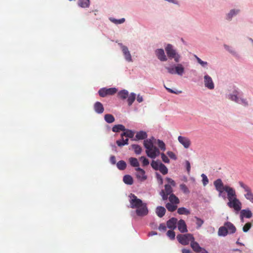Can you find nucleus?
Returning <instances> with one entry per match:
<instances>
[{
  "instance_id": "nucleus-36",
  "label": "nucleus",
  "mask_w": 253,
  "mask_h": 253,
  "mask_svg": "<svg viewBox=\"0 0 253 253\" xmlns=\"http://www.w3.org/2000/svg\"><path fill=\"white\" fill-rule=\"evenodd\" d=\"M124 182L127 184L131 185L133 183L132 177L129 175H126L123 177Z\"/></svg>"
},
{
  "instance_id": "nucleus-45",
  "label": "nucleus",
  "mask_w": 253,
  "mask_h": 253,
  "mask_svg": "<svg viewBox=\"0 0 253 253\" xmlns=\"http://www.w3.org/2000/svg\"><path fill=\"white\" fill-rule=\"evenodd\" d=\"M157 141H158V145L159 147L160 148V149L161 150L165 151L166 149V145H165V143L162 140H161L160 139H158Z\"/></svg>"
},
{
  "instance_id": "nucleus-23",
  "label": "nucleus",
  "mask_w": 253,
  "mask_h": 253,
  "mask_svg": "<svg viewBox=\"0 0 253 253\" xmlns=\"http://www.w3.org/2000/svg\"><path fill=\"white\" fill-rule=\"evenodd\" d=\"M166 210L163 207L159 206L156 209V214L159 217H162L166 213Z\"/></svg>"
},
{
  "instance_id": "nucleus-51",
  "label": "nucleus",
  "mask_w": 253,
  "mask_h": 253,
  "mask_svg": "<svg viewBox=\"0 0 253 253\" xmlns=\"http://www.w3.org/2000/svg\"><path fill=\"white\" fill-rule=\"evenodd\" d=\"M194 57L197 59V62L201 65L202 66L204 67L207 65L208 63L207 62H205L202 61L200 58H199L197 55H195Z\"/></svg>"
},
{
  "instance_id": "nucleus-60",
  "label": "nucleus",
  "mask_w": 253,
  "mask_h": 253,
  "mask_svg": "<svg viewBox=\"0 0 253 253\" xmlns=\"http://www.w3.org/2000/svg\"><path fill=\"white\" fill-rule=\"evenodd\" d=\"M157 178L159 181L160 184H162L163 183V180L161 175L158 173H157Z\"/></svg>"
},
{
  "instance_id": "nucleus-9",
  "label": "nucleus",
  "mask_w": 253,
  "mask_h": 253,
  "mask_svg": "<svg viewBox=\"0 0 253 253\" xmlns=\"http://www.w3.org/2000/svg\"><path fill=\"white\" fill-rule=\"evenodd\" d=\"M172 188L170 185L166 184L165 185V190H162L160 192L163 200H166L168 198V196L172 194Z\"/></svg>"
},
{
  "instance_id": "nucleus-62",
  "label": "nucleus",
  "mask_w": 253,
  "mask_h": 253,
  "mask_svg": "<svg viewBox=\"0 0 253 253\" xmlns=\"http://www.w3.org/2000/svg\"><path fill=\"white\" fill-rule=\"evenodd\" d=\"M182 253H192L189 249H183L181 251Z\"/></svg>"
},
{
  "instance_id": "nucleus-11",
  "label": "nucleus",
  "mask_w": 253,
  "mask_h": 253,
  "mask_svg": "<svg viewBox=\"0 0 253 253\" xmlns=\"http://www.w3.org/2000/svg\"><path fill=\"white\" fill-rule=\"evenodd\" d=\"M179 142L182 144L185 148H188L191 145L190 140L186 137L179 136L178 137Z\"/></svg>"
},
{
  "instance_id": "nucleus-17",
  "label": "nucleus",
  "mask_w": 253,
  "mask_h": 253,
  "mask_svg": "<svg viewBox=\"0 0 253 253\" xmlns=\"http://www.w3.org/2000/svg\"><path fill=\"white\" fill-rule=\"evenodd\" d=\"M253 214L252 211L249 210H242L240 212V218L241 220H243L244 217L250 218L252 217Z\"/></svg>"
},
{
  "instance_id": "nucleus-15",
  "label": "nucleus",
  "mask_w": 253,
  "mask_h": 253,
  "mask_svg": "<svg viewBox=\"0 0 253 253\" xmlns=\"http://www.w3.org/2000/svg\"><path fill=\"white\" fill-rule=\"evenodd\" d=\"M158 58L161 61H166L167 58L163 49H158L155 51Z\"/></svg>"
},
{
  "instance_id": "nucleus-20",
  "label": "nucleus",
  "mask_w": 253,
  "mask_h": 253,
  "mask_svg": "<svg viewBox=\"0 0 253 253\" xmlns=\"http://www.w3.org/2000/svg\"><path fill=\"white\" fill-rule=\"evenodd\" d=\"M94 109L98 114H101L104 112V109L103 106L100 102H96L94 104Z\"/></svg>"
},
{
  "instance_id": "nucleus-19",
  "label": "nucleus",
  "mask_w": 253,
  "mask_h": 253,
  "mask_svg": "<svg viewBox=\"0 0 253 253\" xmlns=\"http://www.w3.org/2000/svg\"><path fill=\"white\" fill-rule=\"evenodd\" d=\"M224 225L226 226L228 233L233 234L236 232V228L231 222H226L224 223Z\"/></svg>"
},
{
  "instance_id": "nucleus-63",
  "label": "nucleus",
  "mask_w": 253,
  "mask_h": 253,
  "mask_svg": "<svg viewBox=\"0 0 253 253\" xmlns=\"http://www.w3.org/2000/svg\"><path fill=\"white\" fill-rule=\"evenodd\" d=\"M197 253H208V252L204 248L200 250L199 252H197Z\"/></svg>"
},
{
  "instance_id": "nucleus-46",
  "label": "nucleus",
  "mask_w": 253,
  "mask_h": 253,
  "mask_svg": "<svg viewBox=\"0 0 253 253\" xmlns=\"http://www.w3.org/2000/svg\"><path fill=\"white\" fill-rule=\"evenodd\" d=\"M167 235L171 240H174L175 239V232L172 230H169L167 233Z\"/></svg>"
},
{
  "instance_id": "nucleus-41",
  "label": "nucleus",
  "mask_w": 253,
  "mask_h": 253,
  "mask_svg": "<svg viewBox=\"0 0 253 253\" xmlns=\"http://www.w3.org/2000/svg\"><path fill=\"white\" fill-rule=\"evenodd\" d=\"M131 147L136 154H140L141 153L142 148L139 145L133 144L131 145Z\"/></svg>"
},
{
  "instance_id": "nucleus-54",
  "label": "nucleus",
  "mask_w": 253,
  "mask_h": 253,
  "mask_svg": "<svg viewBox=\"0 0 253 253\" xmlns=\"http://www.w3.org/2000/svg\"><path fill=\"white\" fill-rule=\"evenodd\" d=\"M166 69L168 70V72L171 74H175V67H166Z\"/></svg>"
},
{
  "instance_id": "nucleus-42",
  "label": "nucleus",
  "mask_w": 253,
  "mask_h": 253,
  "mask_svg": "<svg viewBox=\"0 0 253 253\" xmlns=\"http://www.w3.org/2000/svg\"><path fill=\"white\" fill-rule=\"evenodd\" d=\"M239 12V10H235L232 9L230 10L229 13L227 15V19L228 20H231L232 17L236 15L238 12Z\"/></svg>"
},
{
  "instance_id": "nucleus-8",
  "label": "nucleus",
  "mask_w": 253,
  "mask_h": 253,
  "mask_svg": "<svg viewBox=\"0 0 253 253\" xmlns=\"http://www.w3.org/2000/svg\"><path fill=\"white\" fill-rule=\"evenodd\" d=\"M146 154L149 158L155 159L160 155V152L156 146H153L152 147L146 149Z\"/></svg>"
},
{
  "instance_id": "nucleus-64",
  "label": "nucleus",
  "mask_w": 253,
  "mask_h": 253,
  "mask_svg": "<svg viewBox=\"0 0 253 253\" xmlns=\"http://www.w3.org/2000/svg\"><path fill=\"white\" fill-rule=\"evenodd\" d=\"M157 233L155 231H151V232L149 233L148 235L149 236H153L157 235Z\"/></svg>"
},
{
  "instance_id": "nucleus-50",
  "label": "nucleus",
  "mask_w": 253,
  "mask_h": 253,
  "mask_svg": "<svg viewBox=\"0 0 253 253\" xmlns=\"http://www.w3.org/2000/svg\"><path fill=\"white\" fill-rule=\"evenodd\" d=\"M201 177H202V181L204 186L207 185L209 183V179L207 176L205 174H202Z\"/></svg>"
},
{
  "instance_id": "nucleus-49",
  "label": "nucleus",
  "mask_w": 253,
  "mask_h": 253,
  "mask_svg": "<svg viewBox=\"0 0 253 253\" xmlns=\"http://www.w3.org/2000/svg\"><path fill=\"white\" fill-rule=\"evenodd\" d=\"M252 225V223L250 222H248V223H246L245 225L243 227V231L244 232H248L251 228Z\"/></svg>"
},
{
  "instance_id": "nucleus-14",
  "label": "nucleus",
  "mask_w": 253,
  "mask_h": 253,
  "mask_svg": "<svg viewBox=\"0 0 253 253\" xmlns=\"http://www.w3.org/2000/svg\"><path fill=\"white\" fill-rule=\"evenodd\" d=\"M120 45L121 46V48L122 49V51L125 56L126 60L128 62H131V56L128 49V48L126 46L123 45L122 44H120Z\"/></svg>"
},
{
  "instance_id": "nucleus-33",
  "label": "nucleus",
  "mask_w": 253,
  "mask_h": 253,
  "mask_svg": "<svg viewBox=\"0 0 253 253\" xmlns=\"http://www.w3.org/2000/svg\"><path fill=\"white\" fill-rule=\"evenodd\" d=\"M143 144L146 149H149L150 147H152V146H154V143L151 139H147L144 140Z\"/></svg>"
},
{
  "instance_id": "nucleus-53",
  "label": "nucleus",
  "mask_w": 253,
  "mask_h": 253,
  "mask_svg": "<svg viewBox=\"0 0 253 253\" xmlns=\"http://www.w3.org/2000/svg\"><path fill=\"white\" fill-rule=\"evenodd\" d=\"M161 155L162 159L164 163H169V159L164 153H161Z\"/></svg>"
},
{
  "instance_id": "nucleus-52",
  "label": "nucleus",
  "mask_w": 253,
  "mask_h": 253,
  "mask_svg": "<svg viewBox=\"0 0 253 253\" xmlns=\"http://www.w3.org/2000/svg\"><path fill=\"white\" fill-rule=\"evenodd\" d=\"M180 189L184 193H189V190L186 185L184 184H182L180 185Z\"/></svg>"
},
{
  "instance_id": "nucleus-4",
  "label": "nucleus",
  "mask_w": 253,
  "mask_h": 253,
  "mask_svg": "<svg viewBox=\"0 0 253 253\" xmlns=\"http://www.w3.org/2000/svg\"><path fill=\"white\" fill-rule=\"evenodd\" d=\"M178 242L183 245H187L195 240L194 237L191 234H179L176 237Z\"/></svg>"
},
{
  "instance_id": "nucleus-10",
  "label": "nucleus",
  "mask_w": 253,
  "mask_h": 253,
  "mask_svg": "<svg viewBox=\"0 0 253 253\" xmlns=\"http://www.w3.org/2000/svg\"><path fill=\"white\" fill-rule=\"evenodd\" d=\"M234 94H232V95H230V99L232 100V101H234L239 104H243V105L246 106L248 105V102L247 101L244 99H242V98H239L238 97V95H239V92L237 91H235L234 92Z\"/></svg>"
},
{
  "instance_id": "nucleus-7",
  "label": "nucleus",
  "mask_w": 253,
  "mask_h": 253,
  "mask_svg": "<svg viewBox=\"0 0 253 253\" xmlns=\"http://www.w3.org/2000/svg\"><path fill=\"white\" fill-rule=\"evenodd\" d=\"M117 89L115 87H112L109 88H102L98 91L99 95L102 97H104L107 95H112L117 92Z\"/></svg>"
},
{
  "instance_id": "nucleus-1",
  "label": "nucleus",
  "mask_w": 253,
  "mask_h": 253,
  "mask_svg": "<svg viewBox=\"0 0 253 253\" xmlns=\"http://www.w3.org/2000/svg\"><path fill=\"white\" fill-rule=\"evenodd\" d=\"M131 199L129 201L130 207L136 209V213L137 216L143 217L148 213V209L147 204L143 203L142 201L138 199L134 194H130Z\"/></svg>"
},
{
  "instance_id": "nucleus-24",
  "label": "nucleus",
  "mask_w": 253,
  "mask_h": 253,
  "mask_svg": "<svg viewBox=\"0 0 253 253\" xmlns=\"http://www.w3.org/2000/svg\"><path fill=\"white\" fill-rule=\"evenodd\" d=\"M128 139L127 137H126V139L124 138V137L121 136V139L117 140L116 143L118 146L122 147L125 145L128 144Z\"/></svg>"
},
{
  "instance_id": "nucleus-48",
  "label": "nucleus",
  "mask_w": 253,
  "mask_h": 253,
  "mask_svg": "<svg viewBox=\"0 0 253 253\" xmlns=\"http://www.w3.org/2000/svg\"><path fill=\"white\" fill-rule=\"evenodd\" d=\"M151 165L153 169H154L155 170H158V169L159 167L160 166V163H158L157 161H152Z\"/></svg>"
},
{
  "instance_id": "nucleus-61",
  "label": "nucleus",
  "mask_w": 253,
  "mask_h": 253,
  "mask_svg": "<svg viewBox=\"0 0 253 253\" xmlns=\"http://www.w3.org/2000/svg\"><path fill=\"white\" fill-rule=\"evenodd\" d=\"M136 99L139 103L142 102L143 100L142 96L139 94L137 95Z\"/></svg>"
},
{
  "instance_id": "nucleus-2",
  "label": "nucleus",
  "mask_w": 253,
  "mask_h": 253,
  "mask_svg": "<svg viewBox=\"0 0 253 253\" xmlns=\"http://www.w3.org/2000/svg\"><path fill=\"white\" fill-rule=\"evenodd\" d=\"M213 185L215 187V189L219 193V196H222L225 197L223 195L224 191L227 193V199L228 201H230L234 198H237V195L235 190L228 185H224L221 179L218 178L213 182Z\"/></svg>"
},
{
  "instance_id": "nucleus-12",
  "label": "nucleus",
  "mask_w": 253,
  "mask_h": 253,
  "mask_svg": "<svg viewBox=\"0 0 253 253\" xmlns=\"http://www.w3.org/2000/svg\"><path fill=\"white\" fill-rule=\"evenodd\" d=\"M137 171L136 175L138 179L141 181H143L147 179V176L145 175V171L143 169L140 168L135 169Z\"/></svg>"
},
{
  "instance_id": "nucleus-44",
  "label": "nucleus",
  "mask_w": 253,
  "mask_h": 253,
  "mask_svg": "<svg viewBox=\"0 0 253 253\" xmlns=\"http://www.w3.org/2000/svg\"><path fill=\"white\" fill-rule=\"evenodd\" d=\"M195 218L196 220V223L197 225V228L199 229L202 226V225L204 223V221L203 219H202L197 216H195Z\"/></svg>"
},
{
  "instance_id": "nucleus-39",
  "label": "nucleus",
  "mask_w": 253,
  "mask_h": 253,
  "mask_svg": "<svg viewBox=\"0 0 253 253\" xmlns=\"http://www.w3.org/2000/svg\"><path fill=\"white\" fill-rule=\"evenodd\" d=\"M177 213L179 214L188 215L190 213V211L184 207L179 208L177 210Z\"/></svg>"
},
{
  "instance_id": "nucleus-43",
  "label": "nucleus",
  "mask_w": 253,
  "mask_h": 253,
  "mask_svg": "<svg viewBox=\"0 0 253 253\" xmlns=\"http://www.w3.org/2000/svg\"><path fill=\"white\" fill-rule=\"evenodd\" d=\"M110 20L111 21H112L113 23L116 24H120L123 23L125 21V19L123 18L120 19H116L113 18H110Z\"/></svg>"
},
{
  "instance_id": "nucleus-40",
  "label": "nucleus",
  "mask_w": 253,
  "mask_h": 253,
  "mask_svg": "<svg viewBox=\"0 0 253 253\" xmlns=\"http://www.w3.org/2000/svg\"><path fill=\"white\" fill-rule=\"evenodd\" d=\"M158 170L164 175L167 174L168 172V168L162 163H160V166L159 167Z\"/></svg>"
},
{
  "instance_id": "nucleus-29",
  "label": "nucleus",
  "mask_w": 253,
  "mask_h": 253,
  "mask_svg": "<svg viewBox=\"0 0 253 253\" xmlns=\"http://www.w3.org/2000/svg\"><path fill=\"white\" fill-rule=\"evenodd\" d=\"M228 231L226 226H224L220 227L218 231V235L220 236H225L228 234Z\"/></svg>"
},
{
  "instance_id": "nucleus-6",
  "label": "nucleus",
  "mask_w": 253,
  "mask_h": 253,
  "mask_svg": "<svg viewBox=\"0 0 253 253\" xmlns=\"http://www.w3.org/2000/svg\"><path fill=\"white\" fill-rule=\"evenodd\" d=\"M230 208L233 209L236 211L238 212L242 208V203L238 198H234L227 203Z\"/></svg>"
},
{
  "instance_id": "nucleus-5",
  "label": "nucleus",
  "mask_w": 253,
  "mask_h": 253,
  "mask_svg": "<svg viewBox=\"0 0 253 253\" xmlns=\"http://www.w3.org/2000/svg\"><path fill=\"white\" fill-rule=\"evenodd\" d=\"M239 184L240 186L243 189L245 192L244 196L246 199L252 203H253V193L252 192L251 188L242 181H239Z\"/></svg>"
},
{
  "instance_id": "nucleus-31",
  "label": "nucleus",
  "mask_w": 253,
  "mask_h": 253,
  "mask_svg": "<svg viewBox=\"0 0 253 253\" xmlns=\"http://www.w3.org/2000/svg\"><path fill=\"white\" fill-rule=\"evenodd\" d=\"M118 95L120 98L125 99L128 97V92L126 89H123L118 92Z\"/></svg>"
},
{
  "instance_id": "nucleus-16",
  "label": "nucleus",
  "mask_w": 253,
  "mask_h": 253,
  "mask_svg": "<svg viewBox=\"0 0 253 253\" xmlns=\"http://www.w3.org/2000/svg\"><path fill=\"white\" fill-rule=\"evenodd\" d=\"M177 227L179 231L181 233L187 232V226L185 222L183 219H180L177 223Z\"/></svg>"
},
{
  "instance_id": "nucleus-26",
  "label": "nucleus",
  "mask_w": 253,
  "mask_h": 253,
  "mask_svg": "<svg viewBox=\"0 0 253 253\" xmlns=\"http://www.w3.org/2000/svg\"><path fill=\"white\" fill-rule=\"evenodd\" d=\"M125 132H124L123 133H122L121 136H123V137L125 136L126 137L130 138H132L133 137L134 135V132H133V131H132L131 130L126 129V130H125Z\"/></svg>"
},
{
  "instance_id": "nucleus-13",
  "label": "nucleus",
  "mask_w": 253,
  "mask_h": 253,
  "mask_svg": "<svg viewBox=\"0 0 253 253\" xmlns=\"http://www.w3.org/2000/svg\"><path fill=\"white\" fill-rule=\"evenodd\" d=\"M204 84L205 86L208 88L210 89L214 88V86L212 80L211 78L208 75L204 76Z\"/></svg>"
},
{
  "instance_id": "nucleus-37",
  "label": "nucleus",
  "mask_w": 253,
  "mask_h": 253,
  "mask_svg": "<svg viewBox=\"0 0 253 253\" xmlns=\"http://www.w3.org/2000/svg\"><path fill=\"white\" fill-rule=\"evenodd\" d=\"M117 167L119 169L123 170L126 169V164L124 161L121 160L117 163Z\"/></svg>"
},
{
  "instance_id": "nucleus-22",
  "label": "nucleus",
  "mask_w": 253,
  "mask_h": 253,
  "mask_svg": "<svg viewBox=\"0 0 253 253\" xmlns=\"http://www.w3.org/2000/svg\"><path fill=\"white\" fill-rule=\"evenodd\" d=\"M190 245L193 251L196 253L199 252L201 250L203 249L200 246L199 244L197 242L194 241V240L192 241Z\"/></svg>"
},
{
  "instance_id": "nucleus-47",
  "label": "nucleus",
  "mask_w": 253,
  "mask_h": 253,
  "mask_svg": "<svg viewBox=\"0 0 253 253\" xmlns=\"http://www.w3.org/2000/svg\"><path fill=\"white\" fill-rule=\"evenodd\" d=\"M139 159L142 161L143 166H147L149 164V160L144 156L141 157Z\"/></svg>"
},
{
  "instance_id": "nucleus-38",
  "label": "nucleus",
  "mask_w": 253,
  "mask_h": 253,
  "mask_svg": "<svg viewBox=\"0 0 253 253\" xmlns=\"http://www.w3.org/2000/svg\"><path fill=\"white\" fill-rule=\"evenodd\" d=\"M104 120L107 123L110 124L113 123L115 121V118L112 115L107 114L105 115Z\"/></svg>"
},
{
  "instance_id": "nucleus-21",
  "label": "nucleus",
  "mask_w": 253,
  "mask_h": 253,
  "mask_svg": "<svg viewBox=\"0 0 253 253\" xmlns=\"http://www.w3.org/2000/svg\"><path fill=\"white\" fill-rule=\"evenodd\" d=\"M147 137V134L144 131H140L136 133L134 140H143Z\"/></svg>"
},
{
  "instance_id": "nucleus-56",
  "label": "nucleus",
  "mask_w": 253,
  "mask_h": 253,
  "mask_svg": "<svg viewBox=\"0 0 253 253\" xmlns=\"http://www.w3.org/2000/svg\"><path fill=\"white\" fill-rule=\"evenodd\" d=\"M159 229L160 231H166L167 227H166L165 224V223L160 224L159 226Z\"/></svg>"
},
{
  "instance_id": "nucleus-18",
  "label": "nucleus",
  "mask_w": 253,
  "mask_h": 253,
  "mask_svg": "<svg viewBox=\"0 0 253 253\" xmlns=\"http://www.w3.org/2000/svg\"><path fill=\"white\" fill-rule=\"evenodd\" d=\"M177 221V220L176 218L172 217L170 218L167 222V227L172 230L175 229L176 227V224Z\"/></svg>"
},
{
  "instance_id": "nucleus-58",
  "label": "nucleus",
  "mask_w": 253,
  "mask_h": 253,
  "mask_svg": "<svg viewBox=\"0 0 253 253\" xmlns=\"http://www.w3.org/2000/svg\"><path fill=\"white\" fill-rule=\"evenodd\" d=\"M166 179H167V181L168 182V183L170 184L172 186H175V181L173 180H172L171 178L168 177L166 178Z\"/></svg>"
},
{
  "instance_id": "nucleus-25",
  "label": "nucleus",
  "mask_w": 253,
  "mask_h": 253,
  "mask_svg": "<svg viewBox=\"0 0 253 253\" xmlns=\"http://www.w3.org/2000/svg\"><path fill=\"white\" fill-rule=\"evenodd\" d=\"M175 74L182 76L184 73V68L183 66L181 64H177L175 67Z\"/></svg>"
},
{
  "instance_id": "nucleus-59",
  "label": "nucleus",
  "mask_w": 253,
  "mask_h": 253,
  "mask_svg": "<svg viewBox=\"0 0 253 253\" xmlns=\"http://www.w3.org/2000/svg\"><path fill=\"white\" fill-rule=\"evenodd\" d=\"M110 161L112 164L115 165L116 163V157L114 156H111Z\"/></svg>"
},
{
  "instance_id": "nucleus-35",
  "label": "nucleus",
  "mask_w": 253,
  "mask_h": 253,
  "mask_svg": "<svg viewBox=\"0 0 253 253\" xmlns=\"http://www.w3.org/2000/svg\"><path fill=\"white\" fill-rule=\"evenodd\" d=\"M127 98H128L127 100L128 105L131 106L135 99L136 94L134 93H131Z\"/></svg>"
},
{
  "instance_id": "nucleus-34",
  "label": "nucleus",
  "mask_w": 253,
  "mask_h": 253,
  "mask_svg": "<svg viewBox=\"0 0 253 253\" xmlns=\"http://www.w3.org/2000/svg\"><path fill=\"white\" fill-rule=\"evenodd\" d=\"M79 5L83 8H87L89 6V0H79Z\"/></svg>"
},
{
  "instance_id": "nucleus-57",
  "label": "nucleus",
  "mask_w": 253,
  "mask_h": 253,
  "mask_svg": "<svg viewBox=\"0 0 253 253\" xmlns=\"http://www.w3.org/2000/svg\"><path fill=\"white\" fill-rule=\"evenodd\" d=\"M186 167L187 172L189 173L190 172L191 166L190 163L188 161H186Z\"/></svg>"
},
{
  "instance_id": "nucleus-55",
  "label": "nucleus",
  "mask_w": 253,
  "mask_h": 253,
  "mask_svg": "<svg viewBox=\"0 0 253 253\" xmlns=\"http://www.w3.org/2000/svg\"><path fill=\"white\" fill-rule=\"evenodd\" d=\"M167 155L172 159L176 160L177 159L175 154L172 151L167 152Z\"/></svg>"
},
{
  "instance_id": "nucleus-27",
  "label": "nucleus",
  "mask_w": 253,
  "mask_h": 253,
  "mask_svg": "<svg viewBox=\"0 0 253 253\" xmlns=\"http://www.w3.org/2000/svg\"><path fill=\"white\" fill-rule=\"evenodd\" d=\"M169 200L170 203L177 205L179 203L180 201L178 197H177L174 194H171L169 197Z\"/></svg>"
},
{
  "instance_id": "nucleus-3",
  "label": "nucleus",
  "mask_w": 253,
  "mask_h": 253,
  "mask_svg": "<svg viewBox=\"0 0 253 253\" xmlns=\"http://www.w3.org/2000/svg\"><path fill=\"white\" fill-rule=\"evenodd\" d=\"M165 50L169 59H174L176 62H179L180 56L177 53L171 44H168L166 47Z\"/></svg>"
},
{
  "instance_id": "nucleus-30",
  "label": "nucleus",
  "mask_w": 253,
  "mask_h": 253,
  "mask_svg": "<svg viewBox=\"0 0 253 253\" xmlns=\"http://www.w3.org/2000/svg\"><path fill=\"white\" fill-rule=\"evenodd\" d=\"M121 130H126V128L123 125H116L112 127V131L114 132H118Z\"/></svg>"
},
{
  "instance_id": "nucleus-32",
  "label": "nucleus",
  "mask_w": 253,
  "mask_h": 253,
  "mask_svg": "<svg viewBox=\"0 0 253 253\" xmlns=\"http://www.w3.org/2000/svg\"><path fill=\"white\" fill-rule=\"evenodd\" d=\"M166 207L167 209V210L170 212H173L175 211L177 208V205L172 204L170 203H168L166 205Z\"/></svg>"
},
{
  "instance_id": "nucleus-28",
  "label": "nucleus",
  "mask_w": 253,
  "mask_h": 253,
  "mask_svg": "<svg viewBox=\"0 0 253 253\" xmlns=\"http://www.w3.org/2000/svg\"><path fill=\"white\" fill-rule=\"evenodd\" d=\"M130 165L133 167L139 168V163L138 160L133 157H130L128 159Z\"/></svg>"
}]
</instances>
